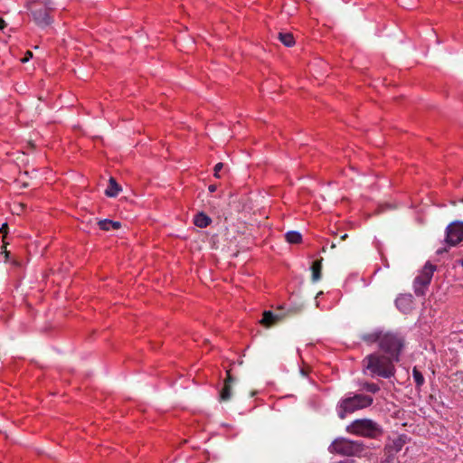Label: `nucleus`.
Wrapping results in <instances>:
<instances>
[{"label": "nucleus", "instance_id": "nucleus-1", "mask_svg": "<svg viewBox=\"0 0 463 463\" xmlns=\"http://www.w3.org/2000/svg\"><path fill=\"white\" fill-rule=\"evenodd\" d=\"M395 363L397 362L394 359H391L384 354L373 353L363 359V371L364 373H368L372 377L379 376L387 379L395 374Z\"/></svg>", "mask_w": 463, "mask_h": 463}, {"label": "nucleus", "instance_id": "nucleus-2", "mask_svg": "<svg viewBox=\"0 0 463 463\" xmlns=\"http://www.w3.org/2000/svg\"><path fill=\"white\" fill-rule=\"evenodd\" d=\"M373 402V398L366 394L359 393L345 397L340 400L337 404V415L343 420L347 414L370 407Z\"/></svg>", "mask_w": 463, "mask_h": 463}, {"label": "nucleus", "instance_id": "nucleus-3", "mask_svg": "<svg viewBox=\"0 0 463 463\" xmlns=\"http://www.w3.org/2000/svg\"><path fill=\"white\" fill-rule=\"evenodd\" d=\"M405 346V338L399 333L385 332L382 334L380 338L379 348L383 354L400 361V355Z\"/></svg>", "mask_w": 463, "mask_h": 463}, {"label": "nucleus", "instance_id": "nucleus-4", "mask_svg": "<svg viewBox=\"0 0 463 463\" xmlns=\"http://www.w3.org/2000/svg\"><path fill=\"white\" fill-rule=\"evenodd\" d=\"M346 431L371 439L377 438L383 433L381 426L371 419L354 420L346 427Z\"/></svg>", "mask_w": 463, "mask_h": 463}, {"label": "nucleus", "instance_id": "nucleus-5", "mask_svg": "<svg viewBox=\"0 0 463 463\" xmlns=\"http://www.w3.org/2000/svg\"><path fill=\"white\" fill-rule=\"evenodd\" d=\"M332 453L340 454L343 456H362L365 451V447L361 441L350 440L345 438H338L335 439L329 447Z\"/></svg>", "mask_w": 463, "mask_h": 463}, {"label": "nucleus", "instance_id": "nucleus-6", "mask_svg": "<svg viewBox=\"0 0 463 463\" xmlns=\"http://www.w3.org/2000/svg\"><path fill=\"white\" fill-rule=\"evenodd\" d=\"M436 269V266L430 262H427L420 274L418 275L414 279V292L417 296H424L425 289L430 285L433 273Z\"/></svg>", "mask_w": 463, "mask_h": 463}, {"label": "nucleus", "instance_id": "nucleus-7", "mask_svg": "<svg viewBox=\"0 0 463 463\" xmlns=\"http://www.w3.org/2000/svg\"><path fill=\"white\" fill-rule=\"evenodd\" d=\"M52 9L49 0L43 5H34L31 9L34 22L41 27L49 25L52 23L50 16V11Z\"/></svg>", "mask_w": 463, "mask_h": 463}, {"label": "nucleus", "instance_id": "nucleus-8", "mask_svg": "<svg viewBox=\"0 0 463 463\" xmlns=\"http://www.w3.org/2000/svg\"><path fill=\"white\" fill-rule=\"evenodd\" d=\"M463 241V222L454 221L446 228V242L456 246Z\"/></svg>", "mask_w": 463, "mask_h": 463}, {"label": "nucleus", "instance_id": "nucleus-9", "mask_svg": "<svg viewBox=\"0 0 463 463\" xmlns=\"http://www.w3.org/2000/svg\"><path fill=\"white\" fill-rule=\"evenodd\" d=\"M227 376L224 380L223 386L220 392V401L221 402H228L232 398V387L235 381V379L231 374V371L227 370Z\"/></svg>", "mask_w": 463, "mask_h": 463}, {"label": "nucleus", "instance_id": "nucleus-10", "mask_svg": "<svg viewBox=\"0 0 463 463\" xmlns=\"http://www.w3.org/2000/svg\"><path fill=\"white\" fill-rule=\"evenodd\" d=\"M407 440L408 438L406 435L398 436L392 441L391 444H389L386 447V452L389 455L394 456L395 453H398L402 449V447L406 444Z\"/></svg>", "mask_w": 463, "mask_h": 463}, {"label": "nucleus", "instance_id": "nucleus-11", "mask_svg": "<svg viewBox=\"0 0 463 463\" xmlns=\"http://www.w3.org/2000/svg\"><path fill=\"white\" fill-rule=\"evenodd\" d=\"M281 318L282 317L279 315H275L271 311H265L263 313L262 319L260 320V324L265 327H270L276 325L279 321H280Z\"/></svg>", "mask_w": 463, "mask_h": 463}, {"label": "nucleus", "instance_id": "nucleus-12", "mask_svg": "<svg viewBox=\"0 0 463 463\" xmlns=\"http://www.w3.org/2000/svg\"><path fill=\"white\" fill-rule=\"evenodd\" d=\"M120 190H121V187L117 183L115 178L110 177L109 181V185H108L107 189L105 190V194L109 197H116L118 194V193L120 192Z\"/></svg>", "mask_w": 463, "mask_h": 463}, {"label": "nucleus", "instance_id": "nucleus-13", "mask_svg": "<svg viewBox=\"0 0 463 463\" xmlns=\"http://www.w3.org/2000/svg\"><path fill=\"white\" fill-rule=\"evenodd\" d=\"M212 222V219L203 213H198L194 217V223L199 228H205Z\"/></svg>", "mask_w": 463, "mask_h": 463}, {"label": "nucleus", "instance_id": "nucleus-14", "mask_svg": "<svg viewBox=\"0 0 463 463\" xmlns=\"http://www.w3.org/2000/svg\"><path fill=\"white\" fill-rule=\"evenodd\" d=\"M322 261L323 259L317 260L312 263L311 271L312 277L311 279L313 282H317L321 279V271H322Z\"/></svg>", "mask_w": 463, "mask_h": 463}, {"label": "nucleus", "instance_id": "nucleus-15", "mask_svg": "<svg viewBox=\"0 0 463 463\" xmlns=\"http://www.w3.org/2000/svg\"><path fill=\"white\" fill-rule=\"evenodd\" d=\"M98 224L103 231L118 230L121 227V222L108 219L99 221Z\"/></svg>", "mask_w": 463, "mask_h": 463}, {"label": "nucleus", "instance_id": "nucleus-16", "mask_svg": "<svg viewBox=\"0 0 463 463\" xmlns=\"http://www.w3.org/2000/svg\"><path fill=\"white\" fill-rule=\"evenodd\" d=\"M383 332H373L368 334H364L361 338L363 341L373 344V343H378V345H380V338L382 337Z\"/></svg>", "mask_w": 463, "mask_h": 463}, {"label": "nucleus", "instance_id": "nucleus-17", "mask_svg": "<svg viewBox=\"0 0 463 463\" xmlns=\"http://www.w3.org/2000/svg\"><path fill=\"white\" fill-rule=\"evenodd\" d=\"M285 239L288 243L298 244L302 241V235L296 231H289L285 234Z\"/></svg>", "mask_w": 463, "mask_h": 463}, {"label": "nucleus", "instance_id": "nucleus-18", "mask_svg": "<svg viewBox=\"0 0 463 463\" xmlns=\"http://www.w3.org/2000/svg\"><path fill=\"white\" fill-rule=\"evenodd\" d=\"M279 39L285 46L291 47L295 44L293 34L290 33H279Z\"/></svg>", "mask_w": 463, "mask_h": 463}, {"label": "nucleus", "instance_id": "nucleus-19", "mask_svg": "<svg viewBox=\"0 0 463 463\" xmlns=\"http://www.w3.org/2000/svg\"><path fill=\"white\" fill-rule=\"evenodd\" d=\"M412 377L417 389H420L425 383V379L423 374L420 372V370L415 366L412 369Z\"/></svg>", "mask_w": 463, "mask_h": 463}, {"label": "nucleus", "instance_id": "nucleus-20", "mask_svg": "<svg viewBox=\"0 0 463 463\" xmlns=\"http://www.w3.org/2000/svg\"><path fill=\"white\" fill-rule=\"evenodd\" d=\"M361 388H362V390H364L367 392H370V393H376L377 392L380 391V387L378 384L373 383H368V382L362 383Z\"/></svg>", "mask_w": 463, "mask_h": 463}, {"label": "nucleus", "instance_id": "nucleus-21", "mask_svg": "<svg viewBox=\"0 0 463 463\" xmlns=\"http://www.w3.org/2000/svg\"><path fill=\"white\" fill-rule=\"evenodd\" d=\"M224 165L222 163H218L215 165L214 166V176L216 178H220L221 177V175H220V172L221 170L223 168Z\"/></svg>", "mask_w": 463, "mask_h": 463}, {"label": "nucleus", "instance_id": "nucleus-22", "mask_svg": "<svg viewBox=\"0 0 463 463\" xmlns=\"http://www.w3.org/2000/svg\"><path fill=\"white\" fill-rule=\"evenodd\" d=\"M32 57H33V52H30V51H27V52H26V53H25V56H24L23 59H21V61H22L23 63H25V62H27V61H28Z\"/></svg>", "mask_w": 463, "mask_h": 463}, {"label": "nucleus", "instance_id": "nucleus-23", "mask_svg": "<svg viewBox=\"0 0 463 463\" xmlns=\"http://www.w3.org/2000/svg\"><path fill=\"white\" fill-rule=\"evenodd\" d=\"M8 232V224L6 222L3 223L0 227V232L4 235H6Z\"/></svg>", "mask_w": 463, "mask_h": 463}, {"label": "nucleus", "instance_id": "nucleus-24", "mask_svg": "<svg viewBox=\"0 0 463 463\" xmlns=\"http://www.w3.org/2000/svg\"><path fill=\"white\" fill-rule=\"evenodd\" d=\"M395 460V458L393 455H388V457L386 458V459L384 461H383V463H393Z\"/></svg>", "mask_w": 463, "mask_h": 463}, {"label": "nucleus", "instance_id": "nucleus-25", "mask_svg": "<svg viewBox=\"0 0 463 463\" xmlns=\"http://www.w3.org/2000/svg\"><path fill=\"white\" fill-rule=\"evenodd\" d=\"M6 27V23L5 21L0 17V30H3Z\"/></svg>", "mask_w": 463, "mask_h": 463}, {"label": "nucleus", "instance_id": "nucleus-26", "mask_svg": "<svg viewBox=\"0 0 463 463\" xmlns=\"http://www.w3.org/2000/svg\"><path fill=\"white\" fill-rule=\"evenodd\" d=\"M216 189H217V186H216L215 184H211V185H209V187H208V190H209L211 193L215 192V191H216Z\"/></svg>", "mask_w": 463, "mask_h": 463}, {"label": "nucleus", "instance_id": "nucleus-27", "mask_svg": "<svg viewBox=\"0 0 463 463\" xmlns=\"http://www.w3.org/2000/svg\"><path fill=\"white\" fill-rule=\"evenodd\" d=\"M347 237H348V234L345 233L344 235H342V236L340 237V240H341V241H345Z\"/></svg>", "mask_w": 463, "mask_h": 463}, {"label": "nucleus", "instance_id": "nucleus-28", "mask_svg": "<svg viewBox=\"0 0 463 463\" xmlns=\"http://www.w3.org/2000/svg\"><path fill=\"white\" fill-rule=\"evenodd\" d=\"M402 300H404V298H398V299L396 300V304H397V306H399V305H400V303H401Z\"/></svg>", "mask_w": 463, "mask_h": 463}, {"label": "nucleus", "instance_id": "nucleus-29", "mask_svg": "<svg viewBox=\"0 0 463 463\" xmlns=\"http://www.w3.org/2000/svg\"><path fill=\"white\" fill-rule=\"evenodd\" d=\"M4 253H5V259H7L9 257V251L5 250Z\"/></svg>", "mask_w": 463, "mask_h": 463}, {"label": "nucleus", "instance_id": "nucleus-30", "mask_svg": "<svg viewBox=\"0 0 463 463\" xmlns=\"http://www.w3.org/2000/svg\"><path fill=\"white\" fill-rule=\"evenodd\" d=\"M335 247H336V244L333 242V243L331 244V249H335Z\"/></svg>", "mask_w": 463, "mask_h": 463}, {"label": "nucleus", "instance_id": "nucleus-31", "mask_svg": "<svg viewBox=\"0 0 463 463\" xmlns=\"http://www.w3.org/2000/svg\"><path fill=\"white\" fill-rule=\"evenodd\" d=\"M326 248H325V247H323L322 251H323V252H326Z\"/></svg>", "mask_w": 463, "mask_h": 463}, {"label": "nucleus", "instance_id": "nucleus-32", "mask_svg": "<svg viewBox=\"0 0 463 463\" xmlns=\"http://www.w3.org/2000/svg\"><path fill=\"white\" fill-rule=\"evenodd\" d=\"M461 265H462V267H463V260H461Z\"/></svg>", "mask_w": 463, "mask_h": 463}]
</instances>
